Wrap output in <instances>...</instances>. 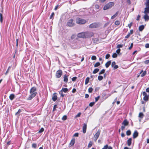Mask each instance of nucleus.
Instances as JSON below:
<instances>
[{
	"mask_svg": "<svg viewBox=\"0 0 149 149\" xmlns=\"http://www.w3.org/2000/svg\"><path fill=\"white\" fill-rule=\"evenodd\" d=\"M37 88L35 86L32 87L30 90V93L31 95L27 98V100H31L37 94Z\"/></svg>",
	"mask_w": 149,
	"mask_h": 149,
	"instance_id": "f257e3e1",
	"label": "nucleus"
},
{
	"mask_svg": "<svg viewBox=\"0 0 149 149\" xmlns=\"http://www.w3.org/2000/svg\"><path fill=\"white\" fill-rule=\"evenodd\" d=\"M114 3L113 2H110L106 4L103 8L104 10H106L108 9L111 8L114 6Z\"/></svg>",
	"mask_w": 149,
	"mask_h": 149,
	"instance_id": "f03ea898",
	"label": "nucleus"
},
{
	"mask_svg": "<svg viewBox=\"0 0 149 149\" xmlns=\"http://www.w3.org/2000/svg\"><path fill=\"white\" fill-rule=\"evenodd\" d=\"M76 21L77 23L80 24H84L86 22V20L80 18H77L76 19Z\"/></svg>",
	"mask_w": 149,
	"mask_h": 149,
	"instance_id": "7ed1b4c3",
	"label": "nucleus"
},
{
	"mask_svg": "<svg viewBox=\"0 0 149 149\" xmlns=\"http://www.w3.org/2000/svg\"><path fill=\"white\" fill-rule=\"evenodd\" d=\"M74 21L73 19H69L67 23L66 26L69 27H72L74 26L75 25Z\"/></svg>",
	"mask_w": 149,
	"mask_h": 149,
	"instance_id": "20e7f679",
	"label": "nucleus"
},
{
	"mask_svg": "<svg viewBox=\"0 0 149 149\" xmlns=\"http://www.w3.org/2000/svg\"><path fill=\"white\" fill-rule=\"evenodd\" d=\"M63 74V72L61 70H57L55 76L56 78H59L61 77Z\"/></svg>",
	"mask_w": 149,
	"mask_h": 149,
	"instance_id": "39448f33",
	"label": "nucleus"
},
{
	"mask_svg": "<svg viewBox=\"0 0 149 149\" xmlns=\"http://www.w3.org/2000/svg\"><path fill=\"white\" fill-rule=\"evenodd\" d=\"M99 25L98 23L96 22L93 23L89 26V28H95L98 27Z\"/></svg>",
	"mask_w": 149,
	"mask_h": 149,
	"instance_id": "423d86ee",
	"label": "nucleus"
},
{
	"mask_svg": "<svg viewBox=\"0 0 149 149\" xmlns=\"http://www.w3.org/2000/svg\"><path fill=\"white\" fill-rule=\"evenodd\" d=\"M100 133V131L98 130L97 132L95 133L94 136V140L95 141H96L97 140L99 137Z\"/></svg>",
	"mask_w": 149,
	"mask_h": 149,
	"instance_id": "0eeeda50",
	"label": "nucleus"
},
{
	"mask_svg": "<svg viewBox=\"0 0 149 149\" xmlns=\"http://www.w3.org/2000/svg\"><path fill=\"white\" fill-rule=\"evenodd\" d=\"M85 33L86 38H91L94 35V33L92 32H86Z\"/></svg>",
	"mask_w": 149,
	"mask_h": 149,
	"instance_id": "6e6552de",
	"label": "nucleus"
},
{
	"mask_svg": "<svg viewBox=\"0 0 149 149\" xmlns=\"http://www.w3.org/2000/svg\"><path fill=\"white\" fill-rule=\"evenodd\" d=\"M85 32L79 33L77 35V36L79 38H86Z\"/></svg>",
	"mask_w": 149,
	"mask_h": 149,
	"instance_id": "1a4fd4ad",
	"label": "nucleus"
},
{
	"mask_svg": "<svg viewBox=\"0 0 149 149\" xmlns=\"http://www.w3.org/2000/svg\"><path fill=\"white\" fill-rule=\"evenodd\" d=\"M143 95L144 96L143 98V99L146 101H147L148 100L149 95H147V94L145 92H143Z\"/></svg>",
	"mask_w": 149,
	"mask_h": 149,
	"instance_id": "9d476101",
	"label": "nucleus"
},
{
	"mask_svg": "<svg viewBox=\"0 0 149 149\" xmlns=\"http://www.w3.org/2000/svg\"><path fill=\"white\" fill-rule=\"evenodd\" d=\"M87 125L86 123H84L83 124V127L82 128V130L83 133L85 134L86 131Z\"/></svg>",
	"mask_w": 149,
	"mask_h": 149,
	"instance_id": "9b49d317",
	"label": "nucleus"
},
{
	"mask_svg": "<svg viewBox=\"0 0 149 149\" xmlns=\"http://www.w3.org/2000/svg\"><path fill=\"white\" fill-rule=\"evenodd\" d=\"M57 98L58 97L57 95V93H54L52 97V100L53 101L55 102L57 99Z\"/></svg>",
	"mask_w": 149,
	"mask_h": 149,
	"instance_id": "f8f14e48",
	"label": "nucleus"
},
{
	"mask_svg": "<svg viewBox=\"0 0 149 149\" xmlns=\"http://www.w3.org/2000/svg\"><path fill=\"white\" fill-rule=\"evenodd\" d=\"M129 124V122L127 119L124 120L122 123V125H123L126 126L128 125Z\"/></svg>",
	"mask_w": 149,
	"mask_h": 149,
	"instance_id": "ddd939ff",
	"label": "nucleus"
},
{
	"mask_svg": "<svg viewBox=\"0 0 149 149\" xmlns=\"http://www.w3.org/2000/svg\"><path fill=\"white\" fill-rule=\"evenodd\" d=\"M75 140L74 138H72L70 143V146H73L75 143Z\"/></svg>",
	"mask_w": 149,
	"mask_h": 149,
	"instance_id": "4468645a",
	"label": "nucleus"
},
{
	"mask_svg": "<svg viewBox=\"0 0 149 149\" xmlns=\"http://www.w3.org/2000/svg\"><path fill=\"white\" fill-rule=\"evenodd\" d=\"M138 136V133L137 131L136 130L134 132L133 134V137L134 139L136 138Z\"/></svg>",
	"mask_w": 149,
	"mask_h": 149,
	"instance_id": "2eb2a0df",
	"label": "nucleus"
},
{
	"mask_svg": "<svg viewBox=\"0 0 149 149\" xmlns=\"http://www.w3.org/2000/svg\"><path fill=\"white\" fill-rule=\"evenodd\" d=\"M1 13H0V21L1 22H2L3 20V15L2 14L3 12V8H2V10H1Z\"/></svg>",
	"mask_w": 149,
	"mask_h": 149,
	"instance_id": "dca6fc26",
	"label": "nucleus"
},
{
	"mask_svg": "<svg viewBox=\"0 0 149 149\" xmlns=\"http://www.w3.org/2000/svg\"><path fill=\"white\" fill-rule=\"evenodd\" d=\"M92 41L93 43L95 44H98L99 42V39L98 38H93Z\"/></svg>",
	"mask_w": 149,
	"mask_h": 149,
	"instance_id": "f3484780",
	"label": "nucleus"
},
{
	"mask_svg": "<svg viewBox=\"0 0 149 149\" xmlns=\"http://www.w3.org/2000/svg\"><path fill=\"white\" fill-rule=\"evenodd\" d=\"M68 75L65 74L63 76V81L66 83L68 81Z\"/></svg>",
	"mask_w": 149,
	"mask_h": 149,
	"instance_id": "a211bd4d",
	"label": "nucleus"
},
{
	"mask_svg": "<svg viewBox=\"0 0 149 149\" xmlns=\"http://www.w3.org/2000/svg\"><path fill=\"white\" fill-rule=\"evenodd\" d=\"M144 13L145 14L149 13V7H146L145 8Z\"/></svg>",
	"mask_w": 149,
	"mask_h": 149,
	"instance_id": "6ab92c4d",
	"label": "nucleus"
},
{
	"mask_svg": "<svg viewBox=\"0 0 149 149\" xmlns=\"http://www.w3.org/2000/svg\"><path fill=\"white\" fill-rule=\"evenodd\" d=\"M132 139L131 138L129 139L127 141V144L128 146H130L132 143Z\"/></svg>",
	"mask_w": 149,
	"mask_h": 149,
	"instance_id": "aec40b11",
	"label": "nucleus"
},
{
	"mask_svg": "<svg viewBox=\"0 0 149 149\" xmlns=\"http://www.w3.org/2000/svg\"><path fill=\"white\" fill-rule=\"evenodd\" d=\"M143 18L145 21H148L149 20V16L147 14H145L143 17Z\"/></svg>",
	"mask_w": 149,
	"mask_h": 149,
	"instance_id": "412c9836",
	"label": "nucleus"
},
{
	"mask_svg": "<svg viewBox=\"0 0 149 149\" xmlns=\"http://www.w3.org/2000/svg\"><path fill=\"white\" fill-rule=\"evenodd\" d=\"M111 61H109L107 62L105 64V66L106 68H108L111 65Z\"/></svg>",
	"mask_w": 149,
	"mask_h": 149,
	"instance_id": "4be33fe9",
	"label": "nucleus"
},
{
	"mask_svg": "<svg viewBox=\"0 0 149 149\" xmlns=\"http://www.w3.org/2000/svg\"><path fill=\"white\" fill-rule=\"evenodd\" d=\"M144 26L143 25H141L139 27V30L140 31H142L144 28Z\"/></svg>",
	"mask_w": 149,
	"mask_h": 149,
	"instance_id": "5701e85b",
	"label": "nucleus"
},
{
	"mask_svg": "<svg viewBox=\"0 0 149 149\" xmlns=\"http://www.w3.org/2000/svg\"><path fill=\"white\" fill-rule=\"evenodd\" d=\"M15 97V95L13 94H10L9 96V98L11 100H13Z\"/></svg>",
	"mask_w": 149,
	"mask_h": 149,
	"instance_id": "b1692460",
	"label": "nucleus"
},
{
	"mask_svg": "<svg viewBox=\"0 0 149 149\" xmlns=\"http://www.w3.org/2000/svg\"><path fill=\"white\" fill-rule=\"evenodd\" d=\"M118 12H119L118 11H117V12H116L114 15H113L111 17V19H113L114 18H115L116 17L117 15H118Z\"/></svg>",
	"mask_w": 149,
	"mask_h": 149,
	"instance_id": "393cba45",
	"label": "nucleus"
},
{
	"mask_svg": "<svg viewBox=\"0 0 149 149\" xmlns=\"http://www.w3.org/2000/svg\"><path fill=\"white\" fill-rule=\"evenodd\" d=\"M90 78L88 77H87L85 80V85H87L89 82V81Z\"/></svg>",
	"mask_w": 149,
	"mask_h": 149,
	"instance_id": "a878e982",
	"label": "nucleus"
},
{
	"mask_svg": "<svg viewBox=\"0 0 149 149\" xmlns=\"http://www.w3.org/2000/svg\"><path fill=\"white\" fill-rule=\"evenodd\" d=\"M99 70V69L98 68L95 69L93 71V73L95 74L97 73Z\"/></svg>",
	"mask_w": 149,
	"mask_h": 149,
	"instance_id": "bb28decb",
	"label": "nucleus"
},
{
	"mask_svg": "<svg viewBox=\"0 0 149 149\" xmlns=\"http://www.w3.org/2000/svg\"><path fill=\"white\" fill-rule=\"evenodd\" d=\"M93 142L92 141H90L88 143V147L89 148H90L93 145Z\"/></svg>",
	"mask_w": 149,
	"mask_h": 149,
	"instance_id": "cd10ccee",
	"label": "nucleus"
},
{
	"mask_svg": "<svg viewBox=\"0 0 149 149\" xmlns=\"http://www.w3.org/2000/svg\"><path fill=\"white\" fill-rule=\"evenodd\" d=\"M100 65V62H97L95 63L94 65V67L95 68L99 66Z\"/></svg>",
	"mask_w": 149,
	"mask_h": 149,
	"instance_id": "c85d7f7f",
	"label": "nucleus"
},
{
	"mask_svg": "<svg viewBox=\"0 0 149 149\" xmlns=\"http://www.w3.org/2000/svg\"><path fill=\"white\" fill-rule=\"evenodd\" d=\"M143 116H144L142 112H140L139 113V117L140 118H142L143 117Z\"/></svg>",
	"mask_w": 149,
	"mask_h": 149,
	"instance_id": "c756f323",
	"label": "nucleus"
},
{
	"mask_svg": "<svg viewBox=\"0 0 149 149\" xmlns=\"http://www.w3.org/2000/svg\"><path fill=\"white\" fill-rule=\"evenodd\" d=\"M131 132L130 130H127L126 132V135L127 136L130 135L131 134Z\"/></svg>",
	"mask_w": 149,
	"mask_h": 149,
	"instance_id": "7c9ffc66",
	"label": "nucleus"
},
{
	"mask_svg": "<svg viewBox=\"0 0 149 149\" xmlns=\"http://www.w3.org/2000/svg\"><path fill=\"white\" fill-rule=\"evenodd\" d=\"M61 91H63L64 93H66L68 91V89L67 88H63Z\"/></svg>",
	"mask_w": 149,
	"mask_h": 149,
	"instance_id": "2f4dec72",
	"label": "nucleus"
},
{
	"mask_svg": "<svg viewBox=\"0 0 149 149\" xmlns=\"http://www.w3.org/2000/svg\"><path fill=\"white\" fill-rule=\"evenodd\" d=\"M115 25L118 26L120 24V22L118 20H116L115 22Z\"/></svg>",
	"mask_w": 149,
	"mask_h": 149,
	"instance_id": "473e14b6",
	"label": "nucleus"
},
{
	"mask_svg": "<svg viewBox=\"0 0 149 149\" xmlns=\"http://www.w3.org/2000/svg\"><path fill=\"white\" fill-rule=\"evenodd\" d=\"M145 4L146 7H149V0H147Z\"/></svg>",
	"mask_w": 149,
	"mask_h": 149,
	"instance_id": "72a5a7b5",
	"label": "nucleus"
},
{
	"mask_svg": "<svg viewBox=\"0 0 149 149\" xmlns=\"http://www.w3.org/2000/svg\"><path fill=\"white\" fill-rule=\"evenodd\" d=\"M103 79V77L100 75H99L98 77V79L99 81H101Z\"/></svg>",
	"mask_w": 149,
	"mask_h": 149,
	"instance_id": "f704fd0d",
	"label": "nucleus"
},
{
	"mask_svg": "<svg viewBox=\"0 0 149 149\" xmlns=\"http://www.w3.org/2000/svg\"><path fill=\"white\" fill-rule=\"evenodd\" d=\"M105 70L104 69H103L99 72V74L100 75L102 74H103L105 72Z\"/></svg>",
	"mask_w": 149,
	"mask_h": 149,
	"instance_id": "c9c22d12",
	"label": "nucleus"
},
{
	"mask_svg": "<svg viewBox=\"0 0 149 149\" xmlns=\"http://www.w3.org/2000/svg\"><path fill=\"white\" fill-rule=\"evenodd\" d=\"M93 91V89L92 87L89 88L88 89V92L89 93H92Z\"/></svg>",
	"mask_w": 149,
	"mask_h": 149,
	"instance_id": "e433bc0d",
	"label": "nucleus"
},
{
	"mask_svg": "<svg viewBox=\"0 0 149 149\" xmlns=\"http://www.w3.org/2000/svg\"><path fill=\"white\" fill-rule=\"evenodd\" d=\"M146 74V72L145 71H144L143 73L141 74V77H143L145 76Z\"/></svg>",
	"mask_w": 149,
	"mask_h": 149,
	"instance_id": "4c0bfd02",
	"label": "nucleus"
},
{
	"mask_svg": "<svg viewBox=\"0 0 149 149\" xmlns=\"http://www.w3.org/2000/svg\"><path fill=\"white\" fill-rule=\"evenodd\" d=\"M95 102H90L89 104V106L91 107H93L95 104Z\"/></svg>",
	"mask_w": 149,
	"mask_h": 149,
	"instance_id": "58836bf2",
	"label": "nucleus"
},
{
	"mask_svg": "<svg viewBox=\"0 0 149 149\" xmlns=\"http://www.w3.org/2000/svg\"><path fill=\"white\" fill-rule=\"evenodd\" d=\"M11 68V66H9V67H8V69L7 70L6 72L5 73V75H7V74L9 72V70L10 69V68Z\"/></svg>",
	"mask_w": 149,
	"mask_h": 149,
	"instance_id": "ea45409f",
	"label": "nucleus"
},
{
	"mask_svg": "<svg viewBox=\"0 0 149 149\" xmlns=\"http://www.w3.org/2000/svg\"><path fill=\"white\" fill-rule=\"evenodd\" d=\"M54 15V12H53L52 13L51 15L50 16L49 19H52L53 18V17Z\"/></svg>",
	"mask_w": 149,
	"mask_h": 149,
	"instance_id": "a19ab883",
	"label": "nucleus"
},
{
	"mask_svg": "<svg viewBox=\"0 0 149 149\" xmlns=\"http://www.w3.org/2000/svg\"><path fill=\"white\" fill-rule=\"evenodd\" d=\"M100 98V97L99 96H98L97 97H95V102H97L98 100Z\"/></svg>",
	"mask_w": 149,
	"mask_h": 149,
	"instance_id": "79ce46f5",
	"label": "nucleus"
},
{
	"mask_svg": "<svg viewBox=\"0 0 149 149\" xmlns=\"http://www.w3.org/2000/svg\"><path fill=\"white\" fill-rule=\"evenodd\" d=\"M67 119V116L66 115H64L62 118V120H65Z\"/></svg>",
	"mask_w": 149,
	"mask_h": 149,
	"instance_id": "37998d69",
	"label": "nucleus"
},
{
	"mask_svg": "<svg viewBox=\"0 0 149 149\" xmlns=\"http://www.w3.org/2000/svg\"><path fill=\"white\" fill-rule=\"evenodd\" d=\"M97 59L96 56H93L91 57V59L93 60H96Z\"/></svg>",
	"mask_w": 149,
	"mask_h": 149,
	"instance_id": "c03bdc74",
	"label": "nucleus"
},
{
	"mask_svg": "<svg viewBox=\"0 0 149 149\" xmlns=\"http://www.w3.org/2000/svg\"><path fill=\"white\" fill-rule=\"evenodd\" d=\"M112 57L113 58H116L117 56V55L116 53H113L112 55Z\"/></svg>",
	"mask_w": 149,
	"mask_h": 149,
	"instance_id": "a18cd8bd",
	"label": "nucleus"
},
{
	"mask_svg": "<svg viewBox=\"0 0 149 149\" xmlns=\"http://www.w3.org/2000/svg\"><path fill=\"white\" fill-rule=\"evenodd\" d=\"M21 111V110L20 109H19L18 110L17 112L15 113V115H17Z\"/></svg>",
	"mask_w": 149,
	"mask_h": 149,
	"instance_id": "49530a36",
	"label": "nucleus"
},
{
	"mask_svg": "<svg viewBox=\"0 0 149 149\" xmlns=\"http://www.w3.org/2000/svg\"><path fill=\"white\" fill-rule=\"evenodd\" d=\"M57 105H56V104H55L54 105V107H53V111H54L55 110H56V108L57 107Z\"/></svg>",
	"mask_w": 149,
	"mask_h": 149,
	"instance_id": "de8ad7c7",
	"label": "nucleus"
},
{
	"mask_svg": "<svg viewBox=\"0 0 149 149\" xmlns=\"http://www.w3.org/2000/svg\"><path fill=\"white\" fill-rule=\"evenodd\" d=\"M44 131V129L42 127L41 128L40 130L38 132L40 133L42 132H43Z\"/></svg>",
	"mask_w": 149,
	"mask_h": 149,
	"instance_id": "09e8293b",
	"label": "nucleus"
},
{
	"mask_svg": "<svg viewBox=\"0 0 149 149\" xmlns=\"http://www.w3.org/2000/svg\"><path fill=\"white\" fill-rule=\"evenodd\" d=\"M32 147L34 148H36L37 147V145L36 143H33L32 144Z\"/></svg>",
	"mask_w": 149,
	"mask_h": 149,
	"instance_id": "8fccbe9b",
	"label": "nucleus"
},
{
	"mask_svg": "<svg viewBox=\"0 0 149 149\" xmlns=\"http://www.w3.org/2000/svg\"><path fill=\"white\" fill-rule=\"evenodd\" d=\"M59 94H61V96L62 97H63L64 96V95L63 94V91H60Z\"/></svg>",
	"mask_w": 149,
	"mask_h": 149,
	"instance_id": "3c124183",
	"label": "nucleus"
},
{
	"mask_svg": "<svg viewBox=\"0 0 149 149\" xmlns=\"http://www.w3.org/2000/svg\"><path fill=\"white\" fill-rule=\"evenodd\" d=\"M108 146L107 144L104 146L103 148L102 149H107L108 148Z\"/></svg>",
	"mask_w": 149,
	"mask_h": 149,
	"instance_id": "603ef678",
	"label": "nucleus"
},
{
	"mask_svg": "<svg viewBox=\"0 0 149 149\" xmlns=\"http://www.w3.org/2000/svg\"><path fill=\"white\" fill-rule=\"evenodd\" d=\"M110 57V55L109 54H107L105 56V58L106 59H108Z\"/></svg>",
	"mask_w": 149,
	"mask_h": 149,
	"instance_id": "864d4df0",
	"label": "nucleus"
},
{
	"mask_svg": "<svg viewBox=\"0 0 149 149\" xmlns=\"http://www.w3.org/2000/svg\"><path fill=\"white\" fill-rule=\"evenodd\" d=\"M113 67V68L114 70H115V69L118 68V66L117 65H115Z\"/></svg>",
	"mask_w": 149,
	"mask_h": 149,
	"instance_id": "5fc2aeb1",
	"label": "nucleus"
},
{
	"mask_svg": "<svg viewBox=\"0 0 149 149\" xmlns=\"http://www.w3.org/2000/svg\"><path fill=\"white\" fill-rule=\"evenodd\" d=\"M123 45L121 44H118L117 46V48H121L123 47Z\"/></svg>",
	"mask_w": 149,
	"mask_h": 149,
	"instance_id": "6e6d98bb",
	"label": "nucleus"
},
{
	"mask_svg": "<svg viewBox=\"0 0 149 149\" xmlns=\"http://www.w3.org/2000/svg\"><path fill=\"white\" fill-rule=\"evenodd\" d=\"M132 24L133 23L132 22H131L129 24H128V26L130 29L131 28V26H132Z\"/></svg>",
	"mask_w": 149,
	"mask_h": 149,
	"instance_id": "4d7b16f0",
	"label": "nucleus"
},
{
	"mask_svg": "<svg viewBox=\"0 0 149 149\" xmlns=\"http://www.w3.org/2000/svg\"><path fill=\"white\" fill-rule=\"evenodd\" d=\"M77 77H72V80L73 81H74L76 80L77 79Z\"/></svg>",
	"mask_w": 149,
	"mask_h": 149,
	"instance_id": "13d9d810",
	"label": "nucleus"
},
{
	"mask_svg": "<svg viewBox=\"0 0 149 149\" xmlns=\"http://www.w3.org/2000/svg\"><path fill=\"white\" fill-rule=\"evenodd\" d=\"M95 8L97 9H99L100 6L98 4H95Z\"/></svg>",
	"mask_w": 149,
	"mask_h": 149,
	"instance_id": "bf43d9fd",
	"label": "nucleus"
},
{
	"mask_svg": "<svg viewBox=\"0 0 149 149\" xmlns=\"http://www.w3.org/2000/svg\"><path fill=\"white\" fill-rule=\"evenodd\" d=\"M144 63L146 64H148L149 63V60H147L144 61Z\"/></svg>",
	"mask_w": 149,
	"mask_h": 149,
	"instance_id": "052dcab7",
	"label": "nucleus"
},
{
	"mask_svg": "<svg viewBox=\"0 0 149 149\" xmlns=\"http://www.w3.org/2000/svg\"><path fill=\"white\" fill-rule=\"evenodd\" d=\"M116 62L115 61H113L112 62V64H111V67H113L115 65H116Z\"/></svg>",
	"mask_w": 149,
	"mask_h": 149,
	"instance_id": "680f3d73",
	"label": "nucleus"
},
{
	"mask_svg": "<svg viewBox=\"0 0 149 149\" xmlns=\"http://www.w3.org/2000/svg\"><path fill=\"white\" fill-rule=\"evenodd\" d=\"M81 114V113L80 112L75 117L77 118L78 117H79L80 116Z\"/></svg>",
	"mask_w": 149,
	"mask_h": 149,
	"instance_id": "e2e57ef3",
	"label": "nucleus"
},
{
	"mask_svg": "<svg viewBox=\"0 0 149 149\" xmlns=\"http://www.w3.org/2000/svg\"><path fill=\"white\" fill-rule=\"evenodd\" d=\"M79 136V133H75L73 136H75V137H78Z\"/></svg>",
	"mask_w": 149,
	"mask_h": 149,
	"instance_id": "0e129e2a",
	"label": "nucleus"
},
{
	"mask_svg": "<svg viewBox=\"0 0 149 149\" xmlns=\"http://www.w3.org/2000/svg\"><path fill=\"white\" fill-rule=\"evenodd\" d=\"M133 43H132L131 44V45H130V47H129V50H130L132 49V47H133Z\"/></svg>",
	"mask_w": 149,
	"mask_h": 149,
	"instance_id": "69168bd1",
	"label": "nucleus"
},
{
	"mask_svg": "<svg viewBox=\"0 0 149 149\" xmlns=\"http://www.w3.org/2000/svg\"><path fill=\"white\" fill-rule=\"evenodd\" d=\"M125 126L122 125L121 127V129L122 130H124L125 127Z\"/></svg>",
	"mask_w": 149,
	"mask_h": 149,
	"instance_id": "338daca9",
	"label": "nucleus"
},
{
	"mask_svg": "<svg viewBox=\"0 0 149 149\" xmlns=\"http://www.w3.org/2000/svg\"><path fill=\"white\" fill-rule=\"evenodd\" d=\"M145 47L146 48H149V44L147 43L145 45Z\"/></svg>",
	"mask_w": 149,
	"mask_h": 149,
	"instance_id": "774afa93",
	"label": "nucleus"
}]
</instances>
